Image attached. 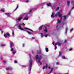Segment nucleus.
I'll use <instances>...</instances> for the list:
<instances>
[{
    "label": "nucleus",
    "mask_w": 74,
    "mask_h": 74,
    "mask_svg": "<svg viewBox=\"0 0 74 74\" xmlns=\"http://www.w3.org/2000/svg\"><path fill=\"white\" fill-rule=\"evenodd\" d=\"M20 25H23V26H25V25L24 24V23H23L22 24H20Z\"/></svg>",
    "instance_id": "393cba45"
},
{
    "label": "nucleus",
    "mask_w": 74,
    "mask_h": 74,
    "mask_svg": "<svg viewBox=\"0 0 74 74\" xmlns=\"http://www.w3.org/2000/svg\"><path fill=\"white\" fill-rule=\"evenodd\" d=\"M32 62H33V61H32V58H31V57H30V60L29 62L30 71H31V70H32Z\"/></svg>",
    "instance_id": "f03ea898"
},
{
    "label": "nucleus",
    "mask_w": 74,
    "mask_h": 74,
    "mask_svg": "<svg viewBox=\"0 0 74 74\" xmlns=\"http://www.w3.org/2000/svg\"><path fill=\"white\" fill-rule=\"evenodd\" d=\"M71 12H69V14H71Z\"/></svg>",
    "instance_id": "e2e57ef3"
},
{
    "label": "nucleus",
    "mask_w": 74,
    "mask_h": 74,
    "mask_svg": "<svg viewBox=\"0 0 74 74\" xmlns=\"http://www.w3.org/2000/svg\"><path fill=\"white\" fill-rule=\"evenodd\" d=\"M41 37L42 38L43 37V34L42 33H41L40 34Z\"/></svg>",
    "instance_id": "a211bd4d"
},
{
    "label": "nucleus",
    "mask_w": 74,
    "mask_h": 74,
    "mask_svg": "<svg viewBox=\"0 0 74 74\" xmlns=\"http://www.w3.org/2000/svg\"><path fill=\"white\" fill-rule=\"evenodd\" d=\"M58 14L59 17H62V14H60V12H58Z\"/></svg>",
    "instance_id": "6e6552de"
},
{
    "label": "nucleus",
    "mask_w": 74,
    "mask_h": 74,
    "mask_svg": "<svg viewBox=\"0 0 74 74\" xmlns=\"http://www.w3.org/2000/svg\"><path fill=\"white\" fill-rule=\"evenodd\" d=\"M61 21L60 20H59V19L58 20V23H60L61 22Z\"/></svg>",
    "instance_id": "5701e85b"
},
{
    "label": "nucleus",
    "mask_w": 74,
    "mask_h": 74,
    "mask_svg": "<svg viewBox=\"0 0 74 74\" xmlns=\"http://www.w3.org/2000/svg\"><path fill=\"white\" fill-rule=\"evenodd\" d=\"M62 59H66V57L64 56H62Z\"/></svg>",
    "instance_id": "bb28decb"
},
{
    "label": "nucleus",
    "mask_w": 74,
    "mask_h": 74,
    "mask_svg": "<svg viewBox=\"0 0 74 74\" xmlns=\"http://www.w3.org/2000/svg\"><path fill=\"white\" fill-rule=\"evenodd\" d=\"M42 58V56H40L39 57H38V55H36V60H38V62L40 63V65H42V63L40 62V60L41 59V58Z\"/></svg>",
    "instance_id": "f257e3e1"
},
{
    "label": "nucleus",
    "mask_w": 74,
    "mask_h": 74,
    "mask_svg": "<svg viewBox=\"0 0 74 74\" xmlns=\"http://www.w3.org/2000/svg\"><path fill=\"white\" fill-rule=\"evenodd\" d=\"M22 67H23V68H24V67H26V66H22Z\"/></svg>",
    "instance_id": "09e8293b"
},
{
    "label": "nucleus",
    "mask_w": 74,
    "mask_h": 74,
    "mask_svg": "<svg viewBox=\"0 0 74 74\" xmlns=\"http://www.w3.org/2000/svg\"><path fill=\"white\" fill-rule=\"evenodd\" d=\"M5 14L7 16H9L10 15V14L9 13H5Z\"/></svg>",
    "instance_id": "c85d7f7f"
},
{
    "label": "nucleus",
    "mask_w": 74,
    "mask_h": 74,
    "mask_svg": "<svg viewBox=\"0 0 74 74\" xmlns=\"http://www.w3.org/2000/svg\"><path fill=\"white\" fill-rule=\"evenodd\" d=\"M63 17L64 18V20H66V16H64Z\"/></svg>",
    "instance_id": "cd10ccee"
},
{
    "label": "nucleus",
    "mask_w": 74,
    "mask_h": 74,
    "mask_svg": "<svg viewBox=\"0 0 74 74\" xmlns=\"http://www.w3.org/2000/svg\"><path fill=\"white\" fill-rule=\"evenodd\" d=\"M32 53H33V54H34V52H33V51H32Z\"/></svg>",
    "instance_id": "052dcab7"
},
{
    "label": "nucleus",
    "mask_w": 74,
    "mask_h": 74,
    "mask_svg": "<svg viewBox=\"0 0 74 74\" xmlns=\"http://www.w3.org/2000/svg\"><path fill=\"white\" fill-rule=\"evenodd\" d=\"M0 30H1V31H2V30L1 29H0Z\"/></svg>",
    "instance_id": "0e129e2a"
},
{
    "label": "nucleus",
    "mask_w": 74,
    "mask_h": 74,
    "mask_svg": "<svg viewBox=\"0 0 74 74\" xmlns=\"http://www.w3.org/2000/svg\"><path fill=\"white\" fill-rule=\"evenodd\" d=\"M13 54H15V53H16V51H15V50H13Z\"/></svg>",
    "instance_id": "b1692460"
},
{
    "label": "nucleus",
    "mask_w": 74,
    "mask_h": 74,
    "mask_svg": "<svg viewBox=\"0 0 74 74\" xmlns=\"http://www.w3.org/2000/svg\"><path fill=\"white\" fill-rule=\"evenodd\" d=\"M1 47H4L5 46V45L4 44H2L0 45Z\"/></svg>",
    "instance_id": "dca6fc26"
},
{
    "label": "nucleus",
    "mask_w": 74,
    "mask_h": 74,
    "mask_svg": "<svg viewBox=\"0 0 74 74\" xmlns=\"http://www.w3.org/2000/svg\"><path fill=\"white\" fill-rule=\"evenodd\" d=\"M6 74H12V73H6Z\"/></svg>",
    "instance_id": "4d7b16f0"
},
{
    "label": "nucleus",
    "mask_w": 74,
    "mask_h": 74,
    "mask_svg": "<svg viewBox=\"0 0 74 74\" xmlns=\"http://www.w3.org/2000/svg\"><path fill=\"white\" fill-rule=\"evenodd\" d=\"M47 5L49 7V6H51V3H49V4H47Z\"/></svg>",
    "instance_id": "aec40b11"
},
{
    "label": "nucleus",
    "mask_w": 74,
    "mask_h": 74,
    "mask_svg": "<svg viewBox=\"0 0 74 74\" xmlns=\"http://www.w3.org/2000/svg\"><path fill=\"white\" fill-rule=\"evenodd\" d=\"M1 33H2V34H3V31H2V32H1Z\"/></svg>",
    "instance_id": "680f3d73"
},
{
    "label": "nucleus",
    "mask_w": 74,
    "mask_h": 74,
    "mask_svg": "<svg viewBox=\"0 0 74 74\" xmlns=\"http://www.w3.org/2000/svg\"><path fill=\"white\" fill-rule=\"evenodd\" d=\"M12 68L11 67H9L6 69V70H10L11 71L12 70Z\"/></svg>",
    "instance_id": "20e7f679"
},
{
    "label": "nucleus",
    "mask_w": 74,
    "mask_h": 74,
    "mask_svg": "<svg viewBox=\"0 0 74 74\" xmlns=\"http://www.w3.org/2000/svg\"><path fill=\"white\" fill-rule=\"evenodd\" d=\"M32 39H35V38L34 37H32Z\"/></svg>",
    "instance_id": "bf43d9fd"
},
{
    "label": "nucleus",
    "mask_w": 74,
    "mask_h": 74,
    "mask_svg": "<svg viewBox=\"0 0 74 74\" xmlns=\"http://www.w3.org/2000/svg\"><path fill=\"white\" fill-rule=\"evenodd\" d=\"M57 43H56L54 46H56V45H57Z\"/></svg>",
    "instance_id": "de8ad7c7"
},
{
    "label": "nucleus",
    "mask_w": 74,
    "mask_h": 74,
    "mask_svg": "<svg viewBox=\"0 0 74 74\" xmlns=\"http://www.w3.org/2000/svg\"><path fill=\"white\" fill-rule=\"evenodd\" d=\"M11 51H14V49L13 48H12L10 50Z\"/></svg>",
    "instance_id": "e433bc0d"
},
{
    "label": "nucleus",
    "mask_w": 74,
    "mask_h": 74,
    "mask_svg": "<svg viewBox=\"0 0 74 74\" xmlns=\"http://www.w3.org/2000/svg\"><path fill=\"white\" fill-rule=\"evenodd\" d=\"M47 27H49V25H46V26H44V28L45 29H47Z\"/></svg>",
    "instance_id": "ddd939ff"
},
{
    "label": "nucleus",
    "mask_w": 74,
    "mask_h": 74,
    "mask_svg": "<svg viewBox=\"0 0 74 74\" xmlns=\"http://www.w3.org/2000/svg\"><path fill=\"white\" fill-rule=\"evenodd\" d=\"M57 49V47L56 46H55V49Z\"/></svg>",
    "instance_id": "37998d69"
},
{
    "label": "nucleus",
    "mask_w": 74,
    "mask_h": 74,
    "mask_svg": "<svg viewBox=\"0 0 74 74\" xmlns=\"http://www.w3.org/2000/svg\"><path fill=\"white\" fill-rule=\"evenodd\" d=\"M3 62L4 63H6V61L4 60L3 61Z\"/></svg>",
    "instance_id": "ea45409f"
},
{
    "label": "nucleus",
    "mask_w": 74,
    "mask_h": 74,
    "mask_svg": "<svg viewBox=\"0 0 74 74\" xmlns=\"http://www.w3.org/2000/svg\"><path fill=\"white\" fill-rule=\"evenodd\" d=\"M28 1H29V0H27V1H26V3H28Z\"/></svg>",
    "instance_id": "864d4df0"
},
{
    "label": "nucleus",
    "mask_w": 74,
    "mask_h": 74,
    "mask_svg": "<svg viewBox=\"0 0 74 74\" xmlns=\"http://www.w3.org/2000/svg\"><path fill=\"white\" fill-rule=\"evenodd\" d=\"M32 10H33V9H31L29 11V12H31L32 11Z\"/></svg>",
    "instance_id": "a18cd8bd"
},
{
    "label": "nucleus",
    "mask_w": 74,
    "mask_h": 74,
    "mask_svg": "<svg viewBox=\"0 0 74 74\" xmlns=\"http://www.w3.org/2000/svg\"><path fill=\"white\" fill-rule=\"evenodd\" d=\"M56 64L58 65V64H59V63L58 62H57L56 63Z\"/></svg>",
    "instance_id": "a19ab883"
},
{
    "label": "nucleus",
    "mask_w": 74,
    "mask_h": 74,
    "mask_svg": "<svg viewBox=\"0 0 74 74\" xmlns=\"http://www.w3.org/2000/svg\"><path fill=\"white\" fill-rule=\"evenodd\" d=\"M55 13H52V14L51 15V17L52 18H53H53L54 17H55V16H56L58 15V14H56L55 15H54Z\"/></svg>",
    "instance_id": "7ed1b4c3"
},
{
    "label": "nucleus",
    "mask_w": 74,
    "mask_h": 74,
    "mask_svg": "<svg viewBox=\"0 0 74 74\" xmlns=\"http://www.w3.org/2000/svg\"><path fill=\"white\" fill-rule=\"evenodd\" d=\"M70 1H67V4L69 6L70 5Z\"/></svg>",
    "instance_id": "f3484780"
},
{
    "label": "nucleus",
    "mask_w": 74,
    "mask_h": 74,
    "mask_svg": "<svg viewBox=\"0 0 74 74\" xmlns=\"http://www.w3.org/2000/svg\"><path fill=\"white\" fill-rule=\"evenodd\" d=\"M10 34L8 32H7L6 34H4V36L5 37H7V36H10Z\"/></svg>",
    "instance_id": "39448f33"
},
{
    "label": "nucleus",
    "mask_w": 74,
    "mask_h": 74,
    "mask_svg": "<svg viewBox=\"0 0 74 74\" xmlns=\"http://www.w3.org/2000/svg\"><path fill=\"white\" fill-rule=\"evenodd\" d=\"M53 68H51V71L50 72V73H52V71H53Z\"/></svg>",
    "instance_id": "a878e982"
},
{
    "label": "nucleus",
    "mask_w": 74,
    "mask_h": 74,
    "mask_svg": "<svg viewBox=\"0 0 74 74\" xmlns=\"http://www.w3.org/2000/svg\"><path fill=\"white\" fill-rule=\"evenodd\" d=\"M28 19H29V17H28V16H26L23 19V20H27Z\"/></svg>",
    "instance_id": "1a4fd4ad"
},
{
    "label": "nucleus",
    "mask_w": 74,
    "mask_h": 74,
    "mask_svg": "<svg viewBox=\"0 0 74 74\" xmlns=\"http://www.w3.org/2000/svg\"><path fill=\"white\" fill-rule=\"evenodd\" d=\"M62 53V52H60L59 53V56H60V55H61V54Z\"/></svg>",
    "instance_id": "c9c22d12"
},
{
    "label": "nucleus",
    "mask_w": 74,
    "mask_h": 74,
    "mask_svg": "<svg viewBox=\"0 0 74 74\" xmlns=\"http://www.w3.org/2000/svg\"><path fill=\"white\" fill-rule=\"evenodd\" d=\"M60 17L61 18L60 20L62 21V17Z\"/></svg>",
    "instance_id": "c03bdc74"
},
{
    "label": "nucleus",
    "mask_w": 74,
    "mask_h": 74,
    "mask_svg": "<svg viewBox=\"0 0 74 74\" xmlns=\"http://www.w3.org/2000/svg\"><path fill=\"white\" fill-rule=\"evenodd\" d=\"M48 68L49 69H51V67H48Z\"/></svg>",
    "instance_id": "69168bd1"
},
{
    "label": "nucleus",
    "mask_w": 74,
    "mask_h": 74,
    "mask_svg": "<svg viewBox=\"0 0 74 74\" xmlns=\"http://www.w3.org/2000/svg\"><path fill=\"white\" fill-rule=\"evenodd\" d=\"M57 45H58V46H60V45H61V43L59 42H58L57 43Z\"/></svg>",
    "instance_id": "4be33fe9"
},
{
    "label": "nucleus",
    "mask_w": 74,
    "mask_h": 74,
    "mask_svg": "<svg viewBox=\"0 0 74 74\" xmlns=\"http://www.w3.org/2000/svg\"><path fill=\"white\" fill-rule=\"evenodd\" d=\"M59 9V7H58V8H57L56 10V11L58 10Z\"/></svg>",
    "instance_id": "4c0bfd02"
},
{
    "label": "nucleus",
    "mask_w": 74,
    "mask_h": 74,
    "mask_svg": "<svg viewBox=\"0 0 74 74\" xmlns=\"http://www.w3.org/2000/svg\"><path fill=\"white\" fill-rule=\"evenodd\" d=\"M45 50L46 51V52H48L49 51V50H48V48H45Z\"/></svg>",
    "instance_id": "2eb2a0df"
},
{
    "label": "nucleus",
    "mask_w": 74,
    "mask_h": 74,
    "mask_svg": "<svg viewBox=\"0 0 74 74\" xmlns=\"http://www.w3.org/2000/svg\"><path fill=\"white\" fill-rule=\"evenodd\" d=\"M66 42H67V40H65L64 41V42L65 43Z\"/></svg>",
    "instance_id": "603ef678"
},
{
    "label": "nucleus",
    "mask_w": 74,
    "mask_h": 74,
    "mask_svg": "<svg viewBox=\"0 0 74 74\" xmlns=\"http://www.w3.org/2000/svg\"><path fill=\"white\" fill-rule=\"evenodd\" d=\"M42 69H43V70H44V69H45V66H44L43 67Z\"/></svg>",
    "instance_id": "3c124183"
},
{
    "label": "nucleus",
    "mask_w": 74,
    "mask_h": 74,
    "mask_svg": "<svg viewBox=\"0 0 74 74\" xmlns=\"http://www.w3.org/2000/svg\"><path fill=\"white\" fill-rule=\"evenodd\" d=\"M72 49H73V48H70L69 49V51H71L72 50Z\"/></svg>",
    "instance_id": "473e14b6"
},
{
    "label": "nucleus",
    "mask_w": 74,
    "mask_h": 74,
    "mask_svg": "<svg viewBox=\"0 0 74 74\" xmlns=\"http://www.w3.org/2000/svg\"><path fill=\"white\" fill-rule=\"evenodd\" d=\"M42 27H43V25L41 26L40 27H39V29L40 30H42Z\"/></svg>",
    "instance_id": "f8f14e48"
},
{
    "label": "nucleus",
    "mask_w": 74,
    "mask_h": 74,
    "mask_svg": "<svg viewBox=\"0 0 74 74\" xmlns=\"http://www.w3.org/2000/svg\"><path fill=\"white\" fill-rule=\"evenodd\" d=\"M73 28H72V29H71L70 30V32H72V31H73Z\"/></svg>",
    "instance_id": "f704fd0d"
},
{
    "label": "nucleus",
    "mask_w": 74,
    "mask_h": 74,
    "mask_svg": "<svg viewBox=\"0 0 74 74\" xmlns=\"http://www.w3.org/2000/svg\"><path fill=\"white\" fill-rule=\"evenodd\" d=\"M47 67H48V64H46L45 66V68L46 69H47Z\"/></svg>",
    "instance_id": "2f4dec72"
},
{
    "label": "nucleus",
    "mask_w": 74,
    "mask_h": 74,
    "mask_svg": "<svg viewBox=\"0 0 74 74\" xmlns=\"http://www.w3.org/2000/svg\"><path fill=\"white\" fill-rule=\"evenodd\" d=\"M14 62L15 63H17V61H14Z\"/></svg>",
    "instance_id": "49530a36"
},
{
    "label": "nucleus",
    "mask_w": 74,
    "mask_h": 74,
    "mask_svg": "<svg viewBox=\"0 0 74 74\" xmlns=\"http://www.w3.org/2000/svg\"><path fill=\"white\" fill-rule=\"evenodd\" d=\"M25 29L29 30H30V31H31V32H33V30L32 29H30L29 28H28L25 27Z\"/></svg>",
    "instance_id": "423d86ee"
},
{
    "label": "nucleus",
    "mask_w": 74,
    "mask_h": 74,
    "mask_svg": "<svg viewBox=\"0 0 74 74\" xmlns=\"http://www.w3.org/2000/svg\"><path fill=\"white\" fill-rule=\"evenodd\" d=\"M58 25H57V26H56V27H58Z\"/></svg>",
    "instance_id": "338daca9"
},
{
    "label": "nucleus",
    "mask_w": 74,
    "mask_h": 74,
    "mask_svg": "<svg viewBox=\"0 0 74 74\" xmlns=\"http://www.w3.org/2000/svg\"><path fill=\"white\" fill-rule=\"evenodd\" d=\"M44 30L45 32H47V29H45Z\"/></svg>",
    "instance_id": "58836bf2"
},
{
    "label": "nucleus",
    "mask_w": 74,
    "mask_h": 74,
    "mask_svg": "<svg viewBox=\"0 0 74 74\" xmlns=\"http://www.w3.org/2000/svg\"><path fill=\"white\" fill-rule=\"evenodd\" d=\"M54 74H56V73H54Z\"/></svg>",
    "instance_id": "774afa93"
},
{
    "label": "nucleus",
    "mask_w": 74,
    "mask_h": 74,
    "mask_svg": "<svg viewBox=\"0 0 74 74\" xmlns=\"http://www.w3.org/2000/svg\"><path fill=\"white\" fill-rule=\"evenodd\" d=\"M73 8H74V7H73L71 9V10H73Z\"/></svg>",
    "instance_id": "8fccbe9b"
},
{
    "label": "nucleus",
    "mask_w": 74,
    "mask_h": 74,
    "mask_svg": "<svg viewBox=\"0 0 74 74\" xmlns=\"http://www.w3.org/2000/svg\"><path fill=\"white\" fill-rule=\"evenodd\" d=\"M27 32L28 33V34H30V35L32 34V33H31V32H29L27 31Z\"/></svg>",
    "instance_id": "c756f323"
},
{
    "label": "nucleus",
    "mask_w": 74,
    "mask_h": 74,
    "mask_svg": "<svg viewBox=\"0 0 74 74\" xmlns=\"http://www.w3.org/2000/svg\"><path fill=\"white\" fill-rule=\"evenodd\" d=\"M68 29L67 28H66V30H65V34H66V33H67Z\"/></svg>",
    "instance_id": "412c9836"
},
{
    "label": "nucleus",
    "mask_w": 74,
    "mask_h": 74,
    "mask_svg": "<svg viewBox=\"0 0 74 74\" xmlns=\"http://www.w3.org/2000/svg\"><path fill=\"white\" fill-rule=\"evenodd\" d=\"M22 19V17H20L18 18L17 20L19 21H21Z\"/></svg>",
    "instance_id": "9b49d317"
},
{
    "label": "nucleus",
    "mask_w": 74,
    "mask_h": 74,
    "mask_svg": "<svg viewBox=\"0 0 74 74\" xmlns=\"http://www.w3.org/2000/svg\"><path fill=\"white\" fill-rule=\"evenodd\" d=\"M1 11L2 12H4L5 10H4V8H3L1 10Z\"/></svg>",
    "instance_id": "6ab92c4d"
},
{
    "label": "nucleus",
    "mask_w": 74,
    "mask_h": 74,
    "mask_svg": "<svg viewBox=\"0 0 74 74\" xmlns=\"http://www.w3.org/2000/svg\"><path fill=\"white\" fill-rule=\"evenodd\" d=\"M13 45L14 43H13L12 42H11L10 44V48H12V46H13Z\"/></svg>",
    "instance_id": "0eeeda50"
},
{
    "label": "nucleus",
    "mask_w": 74,
    "mask_h": 74,
    "mask_svg": "<svg viewBox=\"0 0 74 74\" xmlns=\"http://www.w3.org/2000/svg\"><path fill=\"white\" fill-rule=\"evenodd\" d=\"M71 4H73L74 3V1H71Z\"/></svg>",
    "instance_id": "72a5a7b5"
},
{
    "label": "nucleus",
    "mask_w": 74,
    "mask_h": 74,
    "mask_svg": "<svg viewBox=\"0 0 74 74\" xmlns=\"http://www.w3.org/2000/svg\"><path fill=\"white\" fill-rule=\"evenodd\" d=\"M48 36V35L46 34L45 36V37H47V36Z\"/></svg>",
    "instance_id": "5fc2aeb1"
},
{
    "label": "nucleus",
    "mask_w": 74,
    "mask_h": 74,
    "mask_svg": "<svg viewBox=\"0 0 74 74\" xmlns=\"http://www.w3.org/2000/svg\"><path fill=\"white\" fill-rule=\"evenodd\" d=\"M18 5H17V7L16 8L15 10L14 11H16V10H17V9H18Z\"/></svg>",
    "instance_id": "7c9ffc66"
},
{
    "label": "nucleus",
    "mask_w": 74,
    "mask_h": 74,
    "mask_svg": "<svg viewBox=\"0 0 74 74\" xmlns=\"http://www.w3.org/2000/svg\"><path fill=\"white\" fill-rule=\"evenodd\" d=\"M41 53V51H37V53L38 54H40V53Z\"/></svg>",
    "instance_id": "4468645a"
},
{
    "label": "nucleus",
    "mask_w": 74,
    "mask_h": 74,
    "mask_svg": "<svg viewBox=\"0 0 74 74\" xmlns=\"http://www.w3.org/2000/svg\"><path fill=\"white\" fill-rule=\"evenodd\" d=\"M53 45H55V43L54 42H53Z\"/></svg>",
    "instance_id": "6e6d98bb"
},
{
    "label": "nucleus",
    "mask_w": 74,
    "mask_h": 74,
    "mask_svg": "<svg viewBox=\"0 0 74 74\" xmlns=\"http://www.w3.org/2000/svg\"><path fill=\"white\" fill-rule=\"evenodd\" d=\"M18 27H19V29H20L21 30H24V29L22 28L21 26V25H20L18 26Z\"/></svg>",
    "instance_id": "9d476101"
},
{
    "label": "nucleus",
    "mask_w": 74,
    "mask_h": 74,
    "mask_svg": "<svg viewBox=\"0 0 74 74\" xmlns=\"http://www.w3.org/2000/svg\"><path fill=\"white\" fill-rule=\"evenodd\" d=\"M23 47H25V45L24 44H23Z\"/></svg>",
    "instance_id": "13d9d810"
},
{
    "label": "nucleus",
    "mask_w": 74,
    "mask_h": 74,
    "mask_svg": "<svg viewBox=\"0 0 74 74\" xmlns=\"http://www.w3.org/2000/svg\"><path fill=\"white\" fill-rule=\"evenodd\" d=\"M12 34L13 35H14V31H12Z\"/></svg>",
    "instance_id": "79ce46f5"
}]
</instances>
